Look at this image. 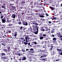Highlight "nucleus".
Masks as SVG:
<instances>
[{"label":"nucleus","mask_w":62,"mask_h":62,"mask_svg":"<svg viewBox=\"0 0 62 62\" xmlns=\"http://www.w3.org/2000/svg\"><path fill=\"white\" fill-rule=\"evenodd\" d=\"M17 22H21V20H20V19H18L17 20Z\"/></svg>","instance_id":"obj_38"},{"label":"nucleus","mask_w":62,"mask_h":62,"mask_svg":"<svg viewBox=\"0 0 62 62\" xmlns=\"http://www.w3.org/2000/svg\"><path fill=\"white\" fill-rule=\"evenodd\" d=\"M38 5V2L37 1L35 2L34 4V5Z\"/></svg>","instance_id":"obj_20"},{"label":"nucleus","mask_w":62,"mask_h":62,"mask_svg":"<svg viewBox=\"0 0 62 62\" xmlns=\"http://www.w3.org/2000/svg\"><path fill=\"white\" fill-rule=\"evenodd\" d=\"M50 48H52V49H53V48L54 47V46H50Z\"/></svg>","instance_id":"obj_44"},{"label":"nucleus","mask_w":62,"mask_h":62,"mask_svg":"<svg viewBox=\"0 0 62 62\" xmlns=\"http://www.w3.org/2000/svg\"><path fill=\"white\" fill-rule=\"evenodd\" d=\"M1 16V19H3V16Z\"/></svg>","instance_id":"obj_55"},{"label":"nucleus","mask_w":62,"mask_h":62,"mask_svg":"<svg viewBox=\"0 0 62 62\" xmlns=\"http://www.w3.org/2000/svg\"><path fill=\"white\" fill-rule=\"evenodd\" d=\"M1 59H7V58H8V56L2 57L1 56Z\"/></svg>","instance_id":"obj_9"},{"label":"nucleus","mask_w":62,"mask_h":62,"mask_svg":"<svg viewBox=\"0 0 62 62\" xmlns=\"http://www.w3.org/2000/svg\"><path fill=\"white\" fill-rule=\"evenodd\" d=\"M2 28H4V27H5V25H2L1 26Z\"/></svg>","instance_id":"obj_24"},{"label":"nucleus","mask_w":62,"mask_h":62,"mask_svg":"<svg viewBox=\"0 0 62 62\" xmlns=\"http://www.w3.org/2000/svg\"><path fill=\"white\" fill-rule=\"evenodd\" d=\"M18 22V24L19 25H21V24L22 23H21V21H20V22Z\"/></svg>","instance_id":"obj_40"},{"label":"nucleus","mask_w":62,"mask_h":62,"mask_svg":"<svg viewBox=\"0 0 62 62\" xmlns=\"http://www.w3.org/2000/svg\"><path fill=\"white\" fill-rule=\"evenodd\" d=\"M7 23H10V22H12V20H9L8 19H7Z\"/></svg>","instance_id":"obj_15"},{"label":"nucleus","mask_w":62,"mask_h":62,"mask_svg":"<svg viewBox=\"0 0 62 62\" xmlns=\"http://www.w3.org/2000/svg\"><path fill=\"white\" fill-rule=\"evenodd\" d=\"M42 55L41 56V57H40V58H42L43 57H46V56H47V55L46 54H42Z\"/></svg>","instance_id":"obj_10"},{"label":"nucleus","mask_w":62,"mask_h":62,"mask_svg":"<svg viewBox=\"0 0 62 62\" xmlns=\"http://www.w3.org/2000/svg\"><path fill=\"white\" fill-rule=\"evenodd\" d=\"M57 51H60V52H62V50H61V49H57Z\"/></svg>","instance_id":"obj_34"},{"label":"nucleus","mask_w":62,"mask_h":62,"mask_svg":"<svg viewBox=\"0 0 62 62\" xmlns=\"http://www.w3.org/2000/svg\"><path fill=\"white\" fill-rule=\"evenodd\" d=\"M58 37L59 38H62V35H58Z\"/></svg>","instance_id":"obj_37"},{"label":"nucleus","mask_w":62,"mask_h":62,"mask_svg":"<svg viewBox=\"0 0 62 62\" xmlns=\"http://www.w3.org/2000/svg\"><path fill=\"white\" fill-rule=\"evenodd\" d=\"M22 4H24V3H25V1L24 0L22 1Z\"/></svg>","instance_id":"obj_36"},{"label":"nucleus","mask_w":62,"mask_h":62,"mask_svg":"<svg viewBox=\"0 0 62 62\" xmlns=\"http://www.w3.org/2000/svg\"><path fill=\"white\" fill-rule=\"evenodd\" d=\"M41 44H46V41H42Z\"/></svg>","instance_id":"obj_14"},{"label":"nucleus","mask_w":62,"mask_h":62,"mask_svg":"<svg viewBox=\"0 0 62 62\" xmlns=\"http://www.w3.org/2000/svg\"><path fill=\"white\" fill-rule=\"evenodd\" d=\"M48 39H50V38L49 37H47L46 39V40H48Z\"/></svg>","instance_id":"obj_53"},{"label":"nucleus","mask_w":62,"mask_h":62,"mask_svg":"<svg viewBox=\"0 0 62 62\" xmlns=\"http://www.w3.org/2000/svg\"><path fill=\"white\" fill-rule=\"evenodd\" d=\"M40 35H39V37H40L41 36H42V33H40Z\"/></svg>","instance_id":"obj_27"},{"label":"nucleus","mask_w":62,"mask_h":62,"mask_svg":"<svg viewBox=\"0 0 62 62\" xmlns=\"http://www.w3.org/2000/svg\"><path fill=\"white\" fill-rule=\"evenodd\" d=\"M2 23H5L6 21V17H4L2 20Z\"/></svg>","instance_id":"obj_3"},{"label":"nucleus","mask_w":62,"mask_h":62,"mask_svg":"<svg viewBox=\"0 0 62 62\" xmlns=\"http://www.w3.org/2000/svg\"><path fill=\"white\" fill-rule=\"evenodd\" d=\"M52 50V48H49L48 49V50L49 51H51Z\"/></svg>","instance_id":"obj_45"},{"label":"nucleus","mask_w":62,"mask_h":62,"mask_svg":"<svg viewBox=\"0 0 62 62\" xmlns=\"http://www.w3.org/2000/svg\"><path fill=\"white\" fill-rule=\"evenodd\" d=\"M36 29L37 31L34 30V31H33V32L34 33L37 35L38 34V32H39L38 30H39V29L38 28L37 29Z\"/></svg>","instance_id":"obj_1"},{"label":"nucleus","mask_w":62,"mask_h":62,"mask_svg":"<svg viewBox=\"0 0 62 62\" xmlns=\"http://www.w3.org/2000/svg\"><path fill=\"white\" fill-rule=\"evenodd\" d=\"M46 45L45 44V45H44V46H45H45H46V45H49V42L48 41H47L46 43Z\"/></svg>","instance_id":"obj_11"},{"label":"nucleus","mask_w":62,"mask_h":62,"mask_svg":"<svg viewBox=\"0 0 62 62\" xmlns=\"http://www.w3.org/2000/svg\"><path fill=\"white\" fill-rule=\"evenodd\" d=\"M24 45H27V44H28V43H26L25 42H24Z\"/></svg>","instance_id":"obj_29"},{"label":"nucleus","mask_w":62,"mask_h":62,"mask_svg":"<svg viewBox=\"0 0 62 62\" xmlns=\"http://www.w3.org/2000/svg\"><path fill=\"white\" fill-rule=\"evenodd\" d=\"M34 43L35 44H37V43H36V42H34Z\"/></svg>","instance_id":"obj_56"},{"label":"nucleus","mask_w":62,"mask_h":62,"mask_svg":"<svg viewBox=\"0 0 62 62\" xmlns=\"http://www.w3.org/2000/svg\"><path fill=\"white\" fill-rule=\"evenodd\" d=\"M45 30L44 29H42L41 30V31H44Z\"/></svg>","instance_id":"obj_61"},{"label":"nucleus","mask_w":62,"mask_h":62,"mask_svg":"<svg viewBox=\"0 0 62 62\" xmlns=\"http://www.w3.org/2000/svg\"><path fill=\"white\" fill-rule=\"evenodd\" d=\"M17 55H19V56H21V54L19 53H17L16 54Z\"/></svg>","instance_id":"obj_19"},{"label":"nucleus","mask_w":62,"mask_h":62,"mask_svg":"<svg viewBox=\"0 0 62 62\" xmlns=\"http://www.w3.org/2000/svg\"><path fill=\"white\" fill-rule=\"evenodd\" d=\"M46 15L47 16H49V15L48 14L46 13Z\"/></svg>","instance_id":"obj_59"},{"label":"nucleus","mask_w":62,"mask_h":62,"mask_svg":"<svg viewBox=\"0 0 62 62\" xmlns=\"http://www.w3.org/2000/svg\"><path fill=\"white\" fill-rule=\"evenodd\" d=\"M53 40L54 41H56V38H54L53 39Z\"/></svg>","instance_id":"obj_25"},{"label":"nucleus","mask_w":62,"mask_h":62,"mask_svg":"<svg viewBox=\"0 0 62 62\" xmlns=\"http://www.w3.org/2000/svg\"><path fill=\"white\" fill-rule=\"evenodd\" d=\"M6 60H8L7 59H5V60H3V61H4V62H6Z\"/></svg>","instance_id":"obj_58"},{"label":"nucleus","mask_w":62,"mask_h":62,"mask_svg":"<svg viewBox=\"0 0 62 62\" xmlns=\"http://www.w3.org/2000/svg\"><path fill=\"white\" fill-rule=\"evenodd\" d=\"M11 25H12V24H10L7 25V26H10L11 27Z\"/></svg>","instance_id":"obj_41"},{"label":"nucleus","mask_w":62,"mask_h":62,"mask_svg":"<svg viewBox=\"0 0 62 62\" xmlns=\"http://www.w3.org/2000/svg\"><path fill=\"white\" fill-rule=\"evenodd\" d=\"M51 9L52 10H54V7H51Z\"/></svg>","instance_id":"obj_33"},{"label":"nucleus","mask_w":62,"mask_h":62,"mask_svg":"<svg viewBox=\"0 0 62 62\" xmlns=\"http://www.w3.org/2000/svg\"><path fill=\"white\" fill-rule=\"evenodd\" d=\"M42 36H46V35L45 34H44L43 35H42Z\"/></svg>","instance_id":"obj_57"},{"label":"nucleus","mask_w":62,"mask_h":62,"mask_svg":"<svg viewBox=\"0 0 62 62\" xmlns=\"http://www.w3.org/2000/svg\"><path fill=\"white\" fill-rule=\"evenodd\" d=\"M52 53H53V54H52V55H54V54H55V52H54V51H53V52H52Z\"/></svg>","instance_id":"obj_46"},{"label":"nucleus","mask_w":62,"mask_h":62,"mask_svg":"<svg viewBox=\"0 0 62 62\" xmlns=\"http://www.w3.org/2000/svg\"><path fill=\"white\" fill-rule=\"evenodd\" d=\"M40 15V13L39 14V13H37L35 14V15H39V16Z\"/></svg>","instance_id":"obj_32"},{"label":"nucleus","mask_w":62,"mask_h":62,"mask_svg":"<svg viewBox=\"0 0 62 62\" xmlns=\"http://www.w3.org/2000/svg\"><path fill=\"white\" fill-rule=\"evenodd\" d=\"M22 60L23 61L25 60H26V57H22Z\"/></svg>","instance_id":"obj_12"},{"label":"nucleus","mask_w":62,"mask_h":62,"mask_svg":"<svg viewBox=\"0 0 62 62\" xmlns=\"http://www.w3.org/2000/svg\"><path fill=\"white\" fill-rule=\"evenodd\" d=\"M22 23H23V25H28V23L27 22L24 21L22 22Z\"/></svg>","instance_id":"obj_5"},{"label":"nucleus","mask_w":62,"mask_h":62,"mask_svg":"<svg viewBox=\"0 0 62 62\" xmlns=\"http://www.w3.org/2000/svg\"><path fill=\"white\" fill-rule=\"evenodd\" d=\"M22 52H25V50H24V49H23V48L22 49Z\"/></svg>","instance_id":"obj_48"},{"label":"nucleus","mask_w":62,"mask_h":62,"mask_svg":"<svg viewBox=\"0 0 62 62\" xmlns=\"http://www.w3.org/2000/svg\"><path fill=\"white\" fill-rule=\"evenodd\" d=\"M8 49V51H10V47H7Z\"/></svg>","instance_id":"obj_28"},{"label":"nucleus","mask_w":62,"mask_h":62,"mask_svg":"<svg viewBox=\"0 0 62 62\" xmlns=\"http://www.w3.org/2000/svg\"><path fill=\"white\" fill-rule=\"evenodd\" d=\"M35 7H36L37 8H39V6H38V5L35 6Z\"/></svg>","instance_id":"obj_49"},{"label":"nucleus","mask_w":62,"mask_h":62,"mask_svg":"<svg viewBox=\"0 0 62 62\" xmlns=\"http://www.w3.org/2000/svg\"><path fill=\"white\" fill-rule=\"evenodd\" d=\"M33 24H35V25H38V23L36 22H34L33 23Z\"/></svg>","instance_id":"obj_26"},{"label":"nucleus","mask_w":62,"mask_h":62,"mask_svg":"<svg viewBox=\"0 0 62 62\" xmlns=\"http://www.w3.org/2000/svg\"><path fill=\"white\" fill-rule=\"evenodd\" d=\"M42 56V55L41 54H40L39 55V57L40 58V57H41V56Z\"/></svg>","instance_id":"obj_62"},{"label":"nucleus","mask_w":62,"mask_h":62,"mask_svg":"<svg viewBox=\"0 0 62 62\" xmlns=\"http://www.w3.org/2000/svg\"><path fill=\"white\" fill-rule=\"evenodd\" d=\"M33 23L34 22H33L32 21H31V24H33Z\"/></svg>","instance_id":"obj_60"},{"label":"nucleus","mask_w":62,"mask_h":62,"mask_svg":"<svg viewBox=\"0 0 62 62\" xmlns=\"http://www.w3.org/2000/svg\"><path fill=\"white\" fill-rule=\"evenodd\" d=\"M17 33L16 31L14 32V33H12L13 36H14L15 37V38H16V37H17Z\"/></svg>","instance_id":"obj_4"},{"label":"nucleus","mask_w":62,"mask_h":62,"mask_svg":"<svg viewBox=\"0 0 62 62\" xmlns=\"http://www.w3.org/2000/svg\"><path fill=\"white\" fill-rule=\"evenodd\" d=\"M11 7L12 9H15L16 8L15 7H14V6H11Z\"/></svg>","instance_id":"obj_30"},{"label":"nucleus","mask_w":62,"mask_h":62,"mask_svg":"<svg viewBox=\"0 0 62 62\" xmlns=\"http://www.w3.org/2000/svg\"><path fill=\"white\" fill-rule=\"evenodd\" d=\"M11 28H15V26H13L12 25H11Z\"/></svg>","instance_id":"obj_31"},{"label":"nucleus","mask_w":62,"mask_h":62,"mask_svg":"<svg viewBox=\"0 0 62 62\" xmlns=\"http://www.w3.org/2000/svg\"><path fill=\"white\" fill-rule=\"evenodd\" d=\"M30 51H29L30 52H31V53H34V49L33 48H31L30 50Z\"/></svg>","instance_id":"obj_7"},{"label":"nucleus","mask_w":62,"mask_h":62,"mask_svg":"<svg viewBox=\"0 0 62 62\" xmlns=\"http://www.w3.org/2000/svg\"><path fill=\"white\" fill-rule=\"evenodd\" d=\"M13 58L14 59H15V56H13Z\"/></svg>","instance_id":"obj_52"},{"label":"nucleus","mask_w":62,"mask_h":62,"mask_svg":"<svg viewBox=\"0 0 62 62\" xmlns=\"http://www.w3.org/2000/svg\"><path fill=\"white\" fill-rule=\"evenodd\" d=\"M26 42H29L30 40H28V39H26Z\"/></svg>","instance_id":"obj_39"},{"label":"nucleus","mask_w":62,"mask_h":62,"mask_svg":"<svg viewBox=\"0 0 62 62\" xmlns=\"http://www.w3.org/2000/svg\"><path fill=\"white\" fill-rule=\"evenodd\" d=\"M37 5H41V3L40 2H38Z\"/></svg>","instance_id":"obj_22"},{"label":"nucleus","mask_w":62,"mask_h":62,"mask_svg":"<svg viewBox=\"0 0 62 62\" xmlns=\"http://www.w3.org/2000/svg\"><path fill=\"white\" fill-rule=\"evenodd\" d=\"M54 30H55V29H54L52 30V31H53V33H54Z\"/></svg>","instance_id":"obj_47"},{"label":"nucleus","mask_w":62,"mask_h":62,"mask_svg":"<svg viewBox=\"0 0 62 62\" xmlns=\"http://www.w3.org/2000/svg\"><path fill=\"white\" fill-rule=\"evenodd\" d=\"M1 55L2 56H4V55H6V54L4 53H2Z\"/></svg>","instance_id":"obj_17"},{"label":"nucleus","mask_w":62,"mask_h":62,"mask_svg":"<svg viewBox=\"0 0 62 62\" xmlns=\"http://www.w3.org/2000/svg\"><path fill=\"white\" fill-rule=\"evenodd\" d=\"M43 15H44V14L42 13L40 14L39 16L40 17V18H44L45 16H44Z\"/></svg>","instance_id":"obj_6"},{"label":"nucleus","mask_w":62,"mask_h":62,"mask_svg":"<svg viewBox=\"0 0 62 62\" xmlns=\"http://www.w3.org/2000/svg\"><path fill=\"white\" fill-rule=\"evenodd\" d=\"M59 54H60V55H62V52H61H61H59Z\"/></svg>","instance_id":"obj_35"},{"label":"nucleus","mask_w":62,"mask_h":62,"mask_svg":"<svg viewBox=\"0 0 62 62\" xmlns=\"http://www.w3.org/2000/svg\"><path fill=\"white\" fill-rule=\"evenodd\" d=\"M16 16H17V13H15L12 15L11 17L15 19V17H16Z\"/></svg>","instance_id":"obj_2"},{"label":"nucleus","mask_w":62,"mask_h":62,"mask_svg":"<svg viewBox=\"0 0 62 62\" xmlns=\"http://www.w3.org/2000/svg\"><path fill=\"white\" fill-rule=\"evenodd\" d=\"M23 28V27H21L20 28L21 30H22V29Z\"/></svg>","instance_id":"obj_54"},{"label":"nucleus","mask_w":62,"mask_h":62,"mask_svg":"<svg viewBox=\"0 0 62 62\" xmlns=\"http://www.w3.org/2000/svg\"><path fill=\"white\" fill-rule=\"evenodd\" d=\"M31 58V57H30H30H29V59H32V58Z\"/></svg>","instance_id":"obj_64"},{"label":"nucleus","mask_w":62,"mask_h":62,"mask_svg":"<svg viewBox=\"0 0 62 62\" xmlns=\"http://www.w3.org/2000/svg\"><path fill=\"white\" fill-rule=\"evenodd\" d=\"M57 35H58V36H60V35H61L60 33V32H58L57 33Z\"/></svg>","instance_id":"obj_21"},{"label":"nucleus","mask_w":62,"mask_h":62,"mask_svg":"<svg viewBox=\"0 0 62 62\" xmlns=\"http://www.w3.org/2000/svg\"><path fill=\"white\" fill-rule=\"evenodd\" d=\"M14 5V4H10L9 5L10 6H13Z\"/></svg>","instance_id":"obj_43"},{"label":"nucleus","mask_w":62,"mask_h":62,"mask_svg":"<svg viewBox=\"0 0 62 62\" xmlns=\"http://www.w3.org/2000/svg\"><path fill=\"white\" fill-rule=\"evenodd\" d=\"M21 39L22 40L23 39H24V38L23 37H21Z\"/></svg>","instance_id":"obj_51"},{"label":"nucleus","mask_w":62,"mask_h":62,"mask_svg":"<svg viewBox=\"0 0 62 62\" xmlns=\"http://www.w3.org/2000/svg\"><path fill=\"white\" fill-rule=\"evenodd\" d=\"M8 30H7V31H6V32H7L6 33V34H8Z\"/></svg>","instance_id":"obj_42"},{"label":"nucleus","mask_w":62,"mask_h":62,"mask_svg":"<svg viewBox=\"0 0 62 62\" xmlns=\"http://www.w3.org/2000/svg\"><path fill=\"white\" fill-rule=\"evenodd\" d=\"M52 37H54V35H53V34H52Z\"/></svg>","instance_id":"obj_63"},{"label":"nucleus","mask_w":62,"mask_h":62,"mask_svg":"<svg viewBox=\"0 0 62 62\" xmlns=\"http://www.w3.org/2000/svg\"><path fill=\"white\" fill-rule=\"evenodd\" d=\"M6 41H8L9 40V39H8V38H6Z\"/></svg>","instance_id":"obj_23"},{"label":"nucleus","mask_w":62,"mask_h":62,"mask_svg":"<svg viewBox=\"0 0 62 62\" xmlns=\"http://www.w3.org/2000/svg\"><path fill=\"white\" fill-rule=\"evenodd\" d=\"M43 39V37L40 36V40H41V39Z\"/></svg>","instance_id":"obj_18"},{"label":"nucleus","mask_w":62,"mask_h":62,"mask_svg":"<svg viewBox=\"0 0 62 62\" xmlns=\"http://www.w3.org/2000/svg\"><path fill=\"white\" fill-rule=\"evenodd\" d=\"M4 52H8V49H3Z\"/></svg>","instance_id":"obj_16"},{"label":"nucleus","mask_w":62,"mask_h":62,"mask_svg":"<svg viewBox=\"0 0 62 62\" xmlns=\"http://www.w3.org/2000/svg\"><path fill=\"white\" fill-rule=\"evenodd\" d=\"M28 12V15H33V14H32V12H31V11H29Z\"/></svg>","instance_id":"obj_8"},{"label":"nucleus","mask_w":62,"mask_h":62,"mask_svg":"<svg viewBox=\"0 0 62 62\" xmlns=\"http://www.w3.org/2000/svg\"><path fill=\"white\" fill-rule=\"evenodd\" d=\"M32 11H35V12L37 11L35 9H33Z\"/></svg>","instance_id":"obj_50"},{"label":"nucleus","mask_w":62,"mask_h":62,"mask_svg":"<svg viewBox=\"0 0 62 62\" xmlns=\"http://www.w3.org/2000/svg\"><path fill=\"white\" fill-rule=\"evenodd\" d=\"M25 39H28V40H29L30 38L28 37H25Z\"/></svg>","instance_id":"obj_13"}]
</instances>
